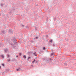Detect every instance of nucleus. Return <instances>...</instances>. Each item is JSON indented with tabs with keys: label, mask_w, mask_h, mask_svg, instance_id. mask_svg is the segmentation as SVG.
<instances>
[{
	"label": "nucleus",
	"mask_w": 76,
	"mask_h": 76,
	"mask_svg": "<svg viewBox=\"0 0 76 76\" xmlns=\"http://www.w3.org/2000/svg\"><path fill=\"white\" fill-rule=\"evenodd\" d=\"M48 18H47L46 21H47V22H48Z\"/></svg>",
	"instance_id": "obj_15"
},
{
	"label": "nucleus",
	"mask_w": 76,
	"mask_h": 76,
	"mask_svg": "<svg viewBox=\"0 0 76 76\" xmlns=\"http://www.w3.org/2000/svg\"><path fill=\"white\" fill-rule=\"evenodd\" d=\"M53 55H54V53H52L51 56H53Z\"/></svg>",
	"instance_id": "obj_13"
},
{
	"label": "nucleus",
	"mask_w": 76,
	"mask_h": 76,
	"mask_svg": "<svg viewBox=\"0 0 76 76\" xmlns=\"http://www.w3.org/2000/svg\"><path fill=\"white\" fill-rule=\"evenodd\" d=\"M64 65H65V66H66V65H67V63H64Z\"/></svg>",
	"instance_id": "obj_14"
},
{
	"label": "nucleus",
	"mask_w": 76,
	"mask_h": 76,
	"mask_svg": "<svg viewBox=\"0 0 76 76\" xmlns=\"http://www.w3.org/2000/svg\"><path fill=\"white\" fill-rule=\"evenodd\" d=\"M2 33L4 35L5 34V31H2Z\"/></svg>",
	"instance_id": "obj_3"
},
{
	"label": "nucleus",
	"mask_w": 76,
	"mask_h": 76,
	"mask_svg": "<svg viewBox=\"0 0 76 76\" xmlns=\"http://www.w3.org/2000/svg\"><path fill=\"white\" fill-rule=\"evenodd\" d=\"M22 26L23 27H24V25H23V24H22Z\"/></svg>",
	"instance_id": "obj_18"
},
{
	"label": "nucleus",
	"mask_w": 76,
	"mask_h": 76,
	"mask_svg": "<svg viewBox=\"0 0 76 76\" xmlns=\"http://www.w3.org/2000/svg\"><path fill=\"white\" fill-rule=\"evenodd\" d=\"M10 61V59H7V61L8 62H9V61Z\"/></svg>",
	"instance_id": "obj_9"
},
{
	"label": "nucleus",
	"mask_w": 76,
	"mask_h": 76,
	"mask_svg": "<svg viewBox=\"0 0 76 76\" xmlns=\"http://www.w3.org/2000/svg\"><path fill=\"white\" fill-rule=\"evenodd\" d=\"M49 61H51V58H49Z\"/></svg>",
	"instance_id": "obj_22"
},
{
	"label": "nucleus",
	"mask_w": 76,
	"mask_h": 76,
	"mask_svg": "<svg viewBox=\"0 0 76 76\" xmlns=\"http://www.w3.org/2000/svg\"><path fill=\"white\" fill-rule=\"evenodd\" d=\"M19 55H20V56H21V53H20L19 54Z\"/></svg>",
	"instance_id": "obj_26"
},
{
	"label": "nucleus",
	"mask_w": 76,
	"mask_h": 76,
	"mask_svg": "<svg viewBox=\"0 0 76 76\" xmlns=\"http://www.w3.org/2000/svg\"><path fill=\"white\" fill-rule=\"evenodd\" d=\"M17 43V42H15L14 43V45H15V44H16Z\"/></svg>",
	"instance_id": "obj_12"
},
{
	"label": "nucleus",
	"mask_w": 76,
	"mask_h": 76,
	"mask_svg": "<svg viewBox=\"0 0 76 76\" xmlns=\"http://www.w3.org/2000/svg\"><path fill=\"white\" fill-rule=\"evenodd\" d=\"M31 58V57H29L27 59V60L28 61L29 60V59Z\"/></svg>",
	"instance_id": "obj_10"
},
{
	"label": "nucleus",
	"mask_w": 76,
	"mask_h": 76,
	"mask_svg": "<svg viewBox=\"0 0 76 76\" xmlns=\"http://www.w3.org/2000/svg\"><path fill=\"white\" fill-rule=\"evenodd\" d=\"M15 42H16V39H15Z\"/></svg>",
	"instance_id": "obj_27"
},
{
	"label": "nucleus",
	"mask_w": 76,
	"mask_h": 76,
	"mask_svg": "<svg viewBox=\"0 0 76 76\" xmlns=\"http://www.w3.org/2000/svg\"><path fill=\"white\" fill-rule=\"evenodd\" d=\"M49 42H52V40H50V41H49Z\"/></svg>",
	"instance_id": "obj_19"
},
{
	"label": "nucleus",
	"mask_w": 76,
	"mask_h": 76,
	"mask_svg": "<svg viewBox=\"0 0 76 76\" xmlns=\"http://www.w3.org/2000/svg\"><path fill=\"white\" fill-rule=\"evenodd\" d=\"M43 50H45V47H43Z\"/></svg>",
	"instance_id": "obj_16"
},
{
	"label": "nucleus",
	"mask_w": 76,
	"mask_h": 76,
	"mask_svg": "<svg viewBox=\"0 0 76 76\" xmlns=\"http://www.w3.org/2000/svg\"><path fill=\"white\" fill-rule=\"evenodd\" d=\"M8 50H7V49H6L4 50L5 53H6L7 52Z\"/></svg>",
	"instance_id": "obj_4"
},
{
	"label": "nucleus",
	"mask_w": 76,
	"mask_h": 76,
	"mask_svg": "<svg viewBox=\"0 0 76 76\" xmlns=\"http://www.w3.org/2000/svg\"><path fill=\"white\" fill-rule=\"evenodd\" d=\"M50 60H49V59H47V63H49V62H50Z\"/></svg>",
	"instance_id": "obj_5"
},
{
	"label": "nucleus",
	"mask_w": 76,
	"mask_h": 76,
	"mask_svg": "<svg viewBox=\"0 0 76 76\" xmlns=\"http://www.w3.org/2000/svg\"><path fill=\"white\" fill-rule=\"evenodd\" d=\"M3 0L4 1V0Z\"/></svg>",
	"instance_id": "obj_34"
},
{
	"label": "nucleus",
	"mask_w": 76,
	"mask_h": 76,
	"mask_svg": "<svg viewBox=\"0 0 76 76\" xmlns=\"http://www.w3.org/2000/svg\"><path fill=\"white\" fill-rule=\"evenodd\" d=\"M7 57L8 58H9L10 57V55H7Z\"/></svg>",
	"instance_id": "obj_11"
},
{
	"label": "nucleus",
	"mask_w": 76,
	"mask_h": 76,
	"mask_svg": "<svg viewBox=\"0 0 76 76\" xmlns=\"http://www.w3.org/2000/svg\"><path fill=\"white\" fill-rule=\"evenodd\" d=\"M1 57H2V58H4V56H3V55H1Z\"/></svg>",
	"instance_id": "obj_23"
},
{
	"label": "nucleus",
	"mask_w": 76,
	"mask_h": 76,
	"mask_svg": "<svg viewBox=\"0 0 76 76\" xmlns=\"http://www.w3.org/2000/svg\"><path fill=\"white\" fill-rule=\"evenodd\" d=\"M36 61L35 60V59H34V61L32 62V63H34V62H35Z\"/></svg>",
	"instance_id": "obj_7"
},
{
	"label": "nucleus",
	"mask_w": 76,
	"mask_h": 76,
	"mask_svg": "<svg viewBox=\"0 0 76 76\" xmlns=\"http://www.w3.org/2000/svg\"><path fill=\"white\" fill-rule=\"evenodd\" d=\"M31 67H33V65H31Z\"/></svg>",
	"instance_id": "obj_25"
},
{
	"label": "nucleus",
	"mask_w": 76,
	"mask_h": 76,
	"mask_svg": "<svg viewBox=\"0 0 76 76\" xmlns=\"http://www.w3.org/2000/svg\"><path fill=\"white\" fill-rule=\"evenodd\" d=\"M17 57H18V56H16Z\"/></svg>",
	"instance_id": "obj_31"
},
{
	"label": "nucleus",
	"mask_w": 76,
	"mask_h": 76,
	"mask_svg": "<svg viewBox=\"0 0 76 76\" xmlns=\"http://www.w3.org/2000/svg\"><path fill=\"white\" fill-rule=\"evenodd\" d=\"M23 57L24 58H26V56L25 55L23 56Z\"/></svg>",
	"instance_id": "obj_8"
},
{
	"label": "nucleus",
	"mask_w": 76,
	"mask_h": 76,
	"mask_svg": "<svg viewBox=\"0 0 76 76\" xmlns=\"http://www.w3.org/2000/svg\"><path fill=\"white\" fill-rule=\"evenodd\" d=\"M16 46H14V47H13V48H16Z\"/></svg>",
	"instance_id": "obj_24"
},
{
	"label": "nucleus",
	"mask_w": 76,
	"mask_h": 76,
	"mask_svg": "<svg viewBox=\"0 0 76 76\" xmlns=\"http://www.w3.org/2000/svg\"><path fill=\"white\" fill-rule=\"evenodd\" d=\"M1 6H3V4H1Z\"/></svg>",
	"instance_id": "obj_30"
},
{
	"label": "nucleus",
	"mask_w": 76,
	"mask_h": 76,
	"mask_svg": "<svg viewBox=\"0 0 76 76\" xmlns=\"http://www.w3.org/2000/svg\"><path fill=\"white\" fill-rule=\"evenodd\" d=\"M53 46H55V45H54V44H53Z\"/></svg>",
	"instance_id": "obj_29"
},
{
	"label": "nucleus",
	"mask_w": 76,
	"mask_h": 76,
	"mask_svg": "<svg viewBox=\"0 0 76 76\" xmlns=\"http://www.w3.org/2000/svg\"><path fill=\"white\" fill-rule=\"evenodd\" d=\"M37 54V53L35 52L33 53V54L35 56H37V54Z\"/></svg>",
	"instance_id": "obj_6"
},
{
	"label": "nucleus",
	"mask_w": 76,
	"mask_h": 76,
	"mask_svg": "<svg viewBox=\"0 0 76 76\" xmlns=\"http://www.w3.org/2000/svg\"><path fill=\"white\" fill-rule=\"evenodd\" d=\"M38 37H36V39H38Z\"/></svg>",
	"instance_id": "obj_21"
},
{
	"label": "nucleus",
	"mask_w": 76,
	"mask_h": 76,
	"mask_svg": "<svg viewBox=\"0 0 76 76\" xmlns=\"http://www.w3.org/2000/svg\"><path fill=\"white\" fill-rule=\"evenodd\" d=\"M9 32H10V33H12V29H10V30H9Z\"/></svg>",
	"instance_id": "obj_2"
},
{
	"label": "nucleus",
	"mask_w": 76,
	"mask_h": 76,
	"mask_svg": "<svg viewBox=\"0 0 76 76\" xmlns=\"http://www.w3.org/2000/svg\"><path fill=\"white\" fill-rule=\"evenodd\" d=\"M36 6H38V4H37Z\"/></svg>",
	"instance_id": "obj_33"
},
{
	"label": "nucleus",
	"mask_w": 76,
	"mask_h": 76,
	"mask_svg": "<svg viewBox=\"0 0 76 76\" xmlns=\"http://www.w3.org/2000/svg\"><path fill=\"white\" fill-rule=\"evenodd\" d=\"M2 66H4V64H2Z\"/></svg>",
	"instance_id": "obj_20"
},
{
	"label": "nucleus",
	"mask_w": 76,
	"mask_h": 76,
	"mask_svg": "<svg viewBox=\"0 0 76 76\" xmlns=\"http://www.w3.org/2000/svg\"><path fill=\"white\" fill-rule=\"evenodd\" d=\"M11 45H13V44H11Z\"/></svg>",
	"instance_id": "obj_28"
},
{
	"label": "nucleus",
	"mask_w": 76,
	"mask_h": 76,
	"mask_svg": "<svg viewBox=\"0 0 76 76\" xmlns=\"http://www.w3.org/2000/svg\"><path fill=\"white\" fill-rule=\"evenodd\" d=\"M28 54H31V53H32V52H28Z\"/></svg>",
	"instance_id": "obj_17"
},
{
	"label": "nucleus",
	"mask_w": 76,
	"mask_h": 76,
	"mask_svg": "<svg viewBox=\"0 0 76 76\" xmlns=\"http://www.w3.org/2000/svg\"><path fill=\"white\" fill-rule=\"evenodd\" d=\"M1 66H0V69H1Z\"/></svg>",
	"instance_id": "obj_32"
},
{
	"label": "nucleus",
	"mask_w": 76,
	"mask_h": 76,
	"mask_svg": "<svg viewBox=\"0 0 76 76\" xmlns=\"http://www.w3.org/2000/svg\"><path fill=\"white\" fill-rule=\"evenodd\" d=\"M22 69L20 68H18L17 69V71H22Z\"/></svg>",
	"instance_id": "obj_1"
}]
</instances>
